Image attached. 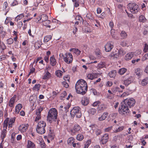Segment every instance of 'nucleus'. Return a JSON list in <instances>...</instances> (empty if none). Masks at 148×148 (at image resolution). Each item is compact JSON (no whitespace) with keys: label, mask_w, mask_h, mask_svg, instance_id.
Returning <instances> with one entry per match:
<instances>
[{"label":"nucleus","mask_w":148,"mask_h":148,"mask_svg":"<svg viewBox=\"0 0 148 148\" xmlns=\"http://www.w3.org/2000/svg\"><path fill=\"white\" fill-rule=\"evenodd\" d=\"M124 104H121L119 108V112L120 114L128 115L130 112L129 108L133 107L135 104L136 101L133 98L126 99L123 101Z\"/></svg>","instance_id":"f257e3e1"},{"label":"nucleus","mask_w":148,"mask_h":148,"mask_svg":"<svg viewBox=\"0 0 148 148\" xmlns=\"http://www.w3.org/2000/svg\"><path fill=\"white\" fill-rule=\"evenodd\" d=\"M58 112L55 108L50 109L48 113L47 120L50 123L56 122L57 119Z\"/></svg>","instance_id":"f03ea898"},{"label":"nucleus","mask_w":148,"mask_h":148,"mask_svg":"<svg viewBox=\"0 0 148 148\" xmlns=\"http://www.w3.org/2000/svg\"><path fill=\"white\" fill-rule=\"evenodd\" d=\"M71 114L72 117L75 116L80 118L82 116L80 108L79 107H74L71 111Z\"/></svg>","instance_id":"7ed1b4c3"},{"label":"nucleus","mask_w":148,"mask_h":148,"mask_svg":"<svg viewBox=\"0 0 148 148\" xmlns=\"http://www.w3.org/2000/svg\"><path fill=\"white\" fill-rule=\"evenodd\" d=\"M125 53V51L122 49H120L118 50L117 53L113 52L110 54L109 56L114 59L116 58L119 56L124 55Z\"/></svg>","instance_id":"20e7f679"},{"label":"nucleus","mask_w":148,"mask_h":148,"mask_svg":"<svg viewBox=\"0 0 148 148\" xmlns=\"http://www.w3.org/2000/svg\"><path fill=\"white\" fill-rule=\"evenodd\" d=\"M128 5L130 8V12L133 14L137 13L139 10L138 5L135 3H129Z\"/></svg>","instance_id":"39448f33"},{"label":"nucleus","mask_w":148,"mask_h":148,"mask_svg":"<svg viewBox=\"0 0 148 148\" xmlns=\"http://www.w3.org/2000/svg\"><path fill=\"white\" fill-rule=\"evenodd\" d=\"M64 62L68 64H69L72 62L73 60L72 54L70 53H66L64 55H62Z\"/></svg>","instance_id":"423d86ee"},{"label":"nucleus","mask_w":148,"mask_h":148,"mask_svg":"<svg viewBox=\"0 0 148 148\" xmlns=\"http://www.w3.org/2000/svg\"><path fill=\"white\" fill-rule=\"evenodd\" d=\"M75 88L77 93L79 94L82 95L85 94L87 90L85 89L83 87H82L81 86L79 85H75Z\"/></svg>","instance_id":"0eeeda50"},{"label":"nucleus","mask_w":148,"mask_h":148,"mask_svg":"<svg viewBox=\"0 0 148 148\" xmlns=\"http://www.w3.org/2000/svg\"><path fill=\"white\" fill-rule=\"evenodd\" d=\"M90 127H91L93 132H95L96 136H98L102 134V131L100 129H98L97 125H90Z\"/></svg>","instance_id":"6e6552de"},{"label":"nucleus","mask_w":148,"mask_h":148,"mask_svg":"<svg viewBox=\"0 0 148 148\" xmlns=\"http://www.w3.org/2000/svg\"><path fill=\"white\" fill-rule=\"evenodd\" d=\"M78 84V85H79L81 86L82 87H83V88H84L85 89L87 90L88 86L87 83L84 80L81 79L78 81L76 82L75 85H77Z\"/></svg>","instance_id":"1a4fd4ad"},{"label":"nucleus","mask_w":148,"mask_h":148,"mask_svg":"<svg viewBox=\"0 0 148 148\" xmlns=\"http://www.w3.org/2000/svg\"><path fill=\"white\" fill-rule=\"evenodd\" d=\"M43 110V108L41 107H40V108L36 110V116L35 119V121H37L41 119V117L40 113Z\"/></svg>","instance_id":"9d476101"},{"label":"nucleus","mask_w":148,"mask_h":148,"mask_svg":"<svg viewBox=\"0 0 148 148\" xmlns=\"http://www.w3.org/2000/svg\"><path fill=\"white\" fill-rule=\"evenodd\" d=\"M29 127V125L27 124H22L20 125L18 128V130L21 132H25Z\"/></svg>","instance_id":"9b49d317"},{"label":"nucleus","mask_w":148,"mask_h":148,"mask_svg":"<svg viewBox=\"0 0 148 148\" xmlns=\"http://www.w3.org/2000/svg\"><path fill=\"white\" fill-rule=\"evenodd\" d=\"M113 47L112 42H108L105 45V50L107 52L110 51Z\"/></svg>","instance_id":"f8f14e48"},{"label":"nucleus","mask_w":148,"mask_h":148,"mask_svg":"<svg viewBox=\"0 0 148 148\" xmlns=\"http://www.w3.org/2000/svg\"><path fill=\"white\" fill-rule=\"evenodd\" d=\"M108 135L107 134H105L101 138L100 143L103 145L105 144L108 142Z\"/></svg>","instance_id":"ddd939ff"},{"label":"nucleus","mask_w":148,"mask_h":148,"mask_svg":"<svg viewBox=\"0 0 148 148\" xmlns=\"http://www.w3.org/2000/svg\"><path fill=\"white\" fill-rule=\"evenodd\" d=\"M16 97V95H14V96L10 99L9 103L8 106L11 107V110L14 107Z\"/></svg>","instance_id":"4468645a"},{"label":"nucleus","mask_w":148,"mask_h":148,"mask_svg":"<svg viewBox=\"0 0 148 148\" xmlns=\"http://www.w3.org/2000/svg\"><path fill=\"white\" fill-rule=\"evenodd\" d=\"M7 131L5 129H3L1 133L0 138L2 140V142L4 141V139L5 137Z\"/></svg>","instance_id":"2eb2a0df"},{"label":"nucleus","mask_w":148,"mask_h":148,"mask_svg":"<svg viewBox=\"0 0 148 148\" xmlns=\"http://www.w3.org/2000/svg\"><path fill=\"white\" fill-rule=\"evenodd\" d=\"M37 99V96L35 95H33L30 97L29 98V101L31 103H33L34 105V104L36 102Z\"/></svg>","instance_id":"dca6fc26"},{"label":"nucleus","mask_w":148,"mask_h":148,"mask_svg":"<svg viewBox=\"0 0 148 148\" xmlns=\"http://www.w3.org/2000/svg\"><path fill=\"white\" fill-rule=\"evenodd\" d=\"M108 115V113L107 112H104L102 115L98 118V120L99 121H102L104 120L107 117Z\"/></svg>","instance_id":"f3484780"},{"label":"nucleus","mask_w":148,"mask_h":148,"mask_svg":"<svg viewBox=\"0 0 148 148\" xmlns=\"http://www.w3.org/2000/svg\"><path fill=\"white\" fill-rule=\"evenodd\" d=\"M134 53L133 52L129 53L127 54L125 58V59L126 60H130L133 56Z\"/></svg>","instance_id":"a211bd4d"},{"label":"nucleus","mask_w":148,"mask_h":148,"mask_svg":"<svg viewBox=\"0 0 148 148\" xmlns=\"http://www.w3.org/2000/svg\"><path fill=\"white\" fill-rule=\"evenodd\" d=\"M89 99L88 97H84L83 98L81 101L82 104L84 106H86L88 103Z\"/></svg>","instance_id":"6ab92c4d"},{"label":"nucleus","mask_w":148,"mask_h":148,"mask_svg":"<svg viewBox=\"0 0 148 148\" xmlns=\"http://www.w3.org/2000/svg\"><path fill=\"white\" fill-rule=\"evenodd\" d=\"M46 125V123L45 122L41 121L38 123L36 128H45Z\"/></svg>","instance_id":"aec40b11"},{"label":"nucleus","mask_w":148,"mask_h":148,"mask_svg":"<svg viewBox=\"0 0 148 148\" xmlns=\"http://www.w3.org/2000/svg\"><path fill=\"white\" fill-rule=\"evenodd\" d=\"M36 130L37 132L40 134H42L45 132V128H36Z\"/></svg>","instance_id":"412c9836"},{"label":"nucleus","mask_w":148,"mask_h":148,"mask_svg":"<svg viewBox=\"0 0 148 148\" xmlns=\"http://www.w3.org/2000/svg\"><path fill=\"white\" fill-rule=\"evenodd\" d=\"M27 148H35V145L33 142L28 140L27 141Z\"/></svg>","instance_id":"4be33fe9"},{"label":"nucleus","mask_w":148,"mask_h":148,"mask_svg":"<svg viewBox=\"0 0 148 148\" xmlns=\"http://www.w3.org/2000/svg\"><path fill=\"white\" fill-rule=\"evenodd\" d=\"M81 129L80 126L78 124L75 125L73 128V130H72V132L74 131L75 132H77L79 131Z\"/></svg>","instance_id":"5701e85b"},{"label":"nucleus","mask_w":148,"mask_h":148,"mask_svg":"<svg viewBox=\"0 0 148 148\" xmlns=\"http://www.w3.org/2000/svg\"><path fill=\"white\" fill-rule=\"evenodd\" d=\"M50 63L52 66H54L56 64V60L53 56L50 58Z\"/></svg>","instance_id":"b1692460"},{"label":"nucleus","mask_w":148,"mask_h":148,"mask_svg":"<svg viewBox=\"0 0 148 148\" xmlns=\"http://www.w3.org/2000/svg\"><path fill=\"white\" fill-rule=\"evenodd\" d=\"M116 70H113L109 73V75L111 78H114L116 75Z\"/></svg>","instance_id":"393cba45"},{"label":"nucleus","mask_w":148,"mask_h":148,"mask_svg":"<svg viewBox=\"0 0 148 148\" xmlns=\"http://www.w3.org/2000/svg\"><path fill=\"white\" fill-rule=\"evenodd\" d=\"M15 121V118H11L8 122L9 127H12Z\"/></svg>","instance_id":"a878e982"},{"label":"nucleus","mask_w":148,"mask_h":148,"mask_svg":"<svg viewBox=\"0 0 148 148\" xmlns=\"http://www.w3.org/2000/svg\"><path fill=\"white\" fill-rule=\"evenodd\" d=\"M22 107V105L20 103L18 104L16 106L15 112L18 113Z\"/></svg>","instance_id":"bb28decb"},{"label":"nucleus","mask_w":148,"mask_h":148,"mask_svg":"<svg viewBox=\"0 0 148 148\" xmlns=\"http://www.w3.org/2000/svg\"><path fill=\"white\" fill-rule=\"evenodd\" d=\"M86 17L90 21L93 20L94 17L92 14L90 13H87L86 15Z\"/></svg>","instance_id":"cd10ccee"},{"label":"nucleus","mask_w":148,"mask_h":148,"mask_svg":"<svg viewBox=\"0 0 148 148\" xmlns=\"http://www.w3.org/2000/svg\"><path fill=\"white\" fill-rule=\"evenodd\" d=\"M8 121V118H6V119L4 121L3 125V127L4 128V129H5L6 130L7 129Z\"/></svg>","instance_id":"c85d7f7f"},{"label":"nucleus","mask_w":148,"mask_h":148,"mask_svg":"<svg viewBox=\"0 0 148 148\" xmlns=\"http://www.w3.org/2000/svg\"><path fill=\"white\" fill-rule=\"evenodd\" d=\"M146 20L145 16L142 15H141L138 18V20L140 22H144Z\"/></svg>","instance_id":"c756f323"},{"label":"nucleus","mask_w":148,"mask_h":148,"mask_svg":"<svg viewBox=\"0 0 148 148\" xmlns=\"http://www.w3.org/2000/svg\"><path fill=\"white\" fill-rule=\"evenodd\" d=\"M148 83V78L146 77L143 79L141 82V84L143 86H145Z\"/></svg>","instance_id":"7c9ffc66"},{"label":"nucleus","mask_w":148,"mask_h":148,"mask_svg":"<svg viewBox=\"0 0 148 148\" xmlns=\"http://www.w3.org/2000/svg\"><path fill=\"white\" fill-rule=\"evenodd\" d=\"M51 74L48 71H47L43 77V79H46L49 78L51 76Z\"/></svg>","instance_id":"2f4dec72"},{"label":"nucleus","mask_w":148,"mask_h":148,"mask_svg":"<svg viewBox=\"0 0 148 148\" xmlns=\"http://www.w3.org/2000/svg\"><path fill=\"white\" fill-rule=\"evenodd\" d=\"M40 19H42V22L45 21L48 19V17L46 14H43L41 15Z\"/></svg>","instance_id":"473e14b6"},{"label":"nucleus","mask_w":148,"mask_h":148,"mask_svg":"<svg viewBox=\"0 0 148 148\" xmlns=\"http://www.w3.org/2000/svg\"><path fill=\"white\" fill-rule=\"evenodd\" d=\"M127 71V69L125 68H122L120 69L118 73L120 75L123 74Z\"/></svg>","instance_id":"72a5a7b5"},{"label":"nucleus","mask_w":148,"mask_h":148,"mask_svg":"<svg viewBox=\"0 0 148 148\" xmlns=\"http://www.w3.org/2000/svg\"><path fill=\"white\" fill-rule=\"evenodd\" d=\"M121 36L124 39L127 38V35L125 31H122L121 33Z\"/></svg>","instance_id":"f704fd0d"},{"label":"nucleus","mask_w":148,"mask_h":148,"mask_svg":"<svg viewBox=\"0 0 148 148\" xmlns=\"http://www.w3.org/2000/svg\"><path fill=\"white\" fill-rule=\"evenodd\" d=\"M52 38V36L51 35L45 36L44 38V41L45 42H47L51 40Z\"/></svg>","instance_id":"c9c22d12"},{"label":"nucleus","mask_w":148,"mask_h":148,"mask_svg":"<svg viewBox=\"0 0 148 148\" xmlns=\"http://www.w3.org/2000/svg\"><path fill=\"white\" fill-rule=\"evenodd\" d=\"M76 20L77 21L80 22H82V23L83 22V19L79 15L77 16L75 18Z\"/></svg>","instance_id":"e433bc0d"},{"label":"nucleus","mask_w":148,"mask_h":148,"mask_svg":"<svg viewBox=\"0 0 148 148\" xmlns=\"http://www.w3.org/2000/svg\"><path fill=\"white\" fill-rule=\"evenodd\" d=\"M106 66L105 63L104 62H100L98 65V68L101 69L105 67Z\"/></svg>","instance_id":"4c0bfd02"},{"label":"nucleus","mask_w":148,"mask_h":148,"mask_svg":"<svg viewBox=\"0 0 148 148\" xmlns=\"http://www.w3.org/2000/svg\"><path fill=\"white\" fill-rule=\"evenodd\" d=\"M131 83V80L130 78H128L125 80L124 82V84L126 86H128Z\"/></svg>","instance_id":"58836bf2"},{"label":"nucleus","mask_w":148,"mask_h":148,"mask_svg":"<svg viewBox=\"0 0 148 148\" xmlns=\"http://www.w3.org/2000/svg\"><path fill=\"white\" fill-rule=\"evenodd\" d=\"M112 91L113 92H116L117 91H118L119 92H122V91L120 90L119 88L117 87H114L112 89Z\"/></svg>","instance_id":"ea45409f"},{"label":"nucleus","mask_w":148,"mask_h":148,"mask_svg":"<svg viewBox=\"0 0 148 148\" xmlns=\"http://www.w3.org/2000/svg\"><path fill=\"white\" fill-rule=\"evenodd\" d=\"M39 144L41 148H45L46 145L42 140H41L40 141Z\"/></svg>","instance_id":"a19ab883"},{"label":"nucleus","mask_w":148,"mask_h":148,"mask_svg":"<svg viewBox=\"0 0 148 148\" xmlns=\"http://www.w3.org/2000/svg\"><path fill=\"white\" fill-rule=\"evenodd\" d=\"M76 138L78 140L81 141L83 139L84 136L83 135L81 134H78L77 135Z\"/></svg>","instance_id":"79ce46f5"},{"label":"nucleus","mask_w":148,"mask_h":148,"mask_svg":"<svg viewBox=\"0 0 148 148\" xmlns=\"http://www.w3.org/2000/svg\"><path fill=\"white\" fill-rule=\"evenodd\" d=\"M96 109L94 108H90L88 111L89 113L92 114H94L96 113Z\"/></svg>","instance_id":"37998d69"},{"label":"nucleus","mask_w":148,"mask_h":148,"mask_svg":"<svg viewBox=\"0 0 148 148\" xmlns=\"http://www.w3.org/2000/svg\"><path fill=\"white\" fill-rule=\"evenodd\" d=\"M91 141L90 140H88L84 145V148H88L89 146L90 145Z\"/></svg>","instance_id":"c03bdc74"},{"label":"nucleus","mask_w":148,"mask_h":148,"mask_svg":"<svg viewBox=\"0 0 148 148\" xmlns=\"http://www.w3.org/2000/svg\"><path fill=\"white\" fill-rule=\"evenodd\" d=\"M62 71L60 70H58L56 72V76L59 77H61L62 75Z\"/></svg>","instance_id":"a18cd8bd"},{"label":"nucleus","mask_w":148,"mask_h":148,"mask_svg":"<svg viewBox=\"0 0 148 148\" xmlns=\"http://www.w3.org/2000/svg\"><path fill=\"white\" fill-rule=\"evenodd\" d=\"M95 76L94 74H89L87 76V77L88 79L92 80L94 78Z\"/></svg>","instance_id":"49530a36"},{"label":"nucleus","mask_w":148,"mask_h":148,"mask_svg":"<svg viewBox=\"0 0 148 148\" xmlns=\"http://www.w3.org/2000/svg\"><path fill=\"white\" fill-rule=\"evenodd\" d=\"M32 68H31V67H30V72L28 75V76H29L31 73H33L35 72V69L34 68H33V66L32 65Z\"/></svg>","instance_id":"de8ad7c7"},{"label":"nucleus","mask_w":148,"mask_h":148,"mask_svg":"<svg viewBox=\"0 0 148 148\" xmlns=\"http://www.w3.org/2000/svg\"><path fill=\"white\" fill-rule=\"evenodd\" d=\"M123 127L122 126L119 127L117 129H116L115 131H114V132L115 133H117L120 132L122 131L123 130Z\"/></svg>","instance_id":"09e8293b"},{"label":"nucleus","mask_w":148,"mask_h":148,"mask_svg":"<svg viewBox=\"0 0 148 148\" xmlns=\"http://www.w3.org/2000/svg\"><path fill=\"white\" fill-rule=\"evenodd\" d=\"M24 16V15L23 14H21L19 15H18L16 18V19L18 21V20H20L21 18H22Z\"/></svg>","instance_id":"8fccbe9b"},{"label":"nucleus","mask_w":148,"mask_h":148,"mask_svg":"<svg viewBox=\"0 0 148 148\" xmlns=\"http://www.w3.org/2000/svg\"><path fill=\"white\" fill-rule=\"evenodd\" d=\"M40 85L39 84H36L35 86L33 88V89L34 90H36L37 89L38 90H39L40 87Z\"/></svg>","instance_id":"3c124183"},{"label":"nucleus","mask_w":148,"mask_h":148,"mask_svg":"<svg viewBox=\"0 0 148 148\" xmlns=\"http://www.w3.org/2000/svg\"><path fill=\"white\" fill-rule=\"evenodd\" d=\"M0 48L3 50L6 49V47L3 42H1L0 43Z\"/></svg>","instance_id":"603ef678"},{"label":"nucleus","mask_w":148,"mask_h":148,"mask_svg":"<svg viewBox=\"0 0 148 148\" xmlns=\"http://www.w3.org/2000/svg\"><path fill=\"white\" fill-rule=\"evenodd\" d=\"M129 93L128 92H124L122 95H119V96L121 97H123L126 96L128 95Z\"/></svg>","instance_id":"864d4df0"},{"label":"nucleus","mask_w":148,"mask_h":148,"mask_svg":"<svg viewBox=\"0 0 148 148\" xmlns=\"http://www.w3.org/2000/svg\"><path fill=\"white\" fill-rule=\"evenodd\" d=\"M148 50V45L147 44H145V46L144 47L143 51L144 52H147Z\"/></svg>","instance_id":"5fc2aeb1"},{"label":"nucleus","mask_w":148,"mask_h":148,"mask_svg":"<svg viewBox=\"0 0 148 148\" xmlns=\"http://www.w3.org/2000/svg\"><path fill=\"white\" fill-rule=\"evenodd\" d=\"M16 134V133L15 132L11 134V141H12V143L14 141L15 137Z\"/></svg>","instance_id":"6e6d98bb"},{"label":"nucleus","mask_w":148,"mask_h":148,"mask_svg":"<svg viewBox=\"0 0 148 148\" xmlns=\"http://www.w3.org/2000/svg\"><path fill=\"white\" fill-rule=\"evenodd\" d=\"M48 137L49 139L51 140H52L54 138V136L53 134L51 133H50V134H49L48 135Z\"/></svg>","instance_id":"4d7b16f0"},{"label":"nucleus","mask_w":148,"mask_h":148,"mask_svg":"<svg viewBox=\"0 0 148 148\" xmlns=\"http://www.w3.org/2000/svg\"><path fill=\"white\" fill-rule=\"evenodd\" d=\"M7 43L9 45L12 44L13 42V40L12 38H10L7 40Z\"/></svg>","instance_id":"13d9d810"},{"label":"nucleus","mask_w":148,"mask_h":148,"mask_svg":"<svg viewBox=\"0 0 148 148\" xmlns=\"http://www.w3.org/2000/svg\"><path fill=\"white\" fill-rule=\"evenodd\" d=\"M113 84L112 82L111 81L107 82L106 84V86L108 87H110Z\"/></svg>","instance_id":"bf43d9fd"},{"label":"nucleus","mask_w":148,"mask_h":148,"mask_svg":"<svg viewBox=\"0 0 148 148\" xmlns=\"http://www.w3.org/2000/svg\"><path fill=\"white\" fill-rule=\"evenodd\" d=\"M147 59H148V53L144 55L142 58V60L143 61H145Z\"/></svg>","instance_id":"052dcab7"},{"label":"nucleus","mask_w":148,"mask_h":148,"mask_svg":"<svg viewBox=\"0 0 148 148\" xmlns=\"http://www.w3.org/2000/svg\"><path fill=\"white\" fill-rule=\"evenodd\" d=\"M62 84L63 86L66 88H68L69 87L68 84L65 81L62 82Z\"/></svg>","instance_id":"680f3d73"},{"label":"nucleus","mask_w":148,"mask_h":148,"mask_svg":"<svg viewBox=\"0 0 148 148\" xmlns=\"http://www.w3.org/2000/svg\"><path fill=\"white\" fill-rule=\"evenodd\" d=\"M73 52L79 55L81 53V51L78 49H73Z\"/></svg>","instance_id":"e2e57ef3"},{"label":"nucleus","mask_w":148,"mask_h":148,"mask_svg":"<svg viewBox=\"0 0 148 148\" xmlns=\"http://www.w3.org/2000/svg\"><path fill=\"white\" fill-rule=\"evenodd\" d=\"M106 16V14L105 12H103L101 14L98 16V17L99 18L103 19Z\"/></svg>","instance_id":"0e129e2a"},{"label":"nucleus","mask_w":148,"mask_h":148,"mask_svg":"<svg viewBox=\"0 0 148 148\" xmlns=\"http://www.w3.org/2000/svg\"><path fill=\"white\" fill-rule=\"evenodd\" d=\"M18 4V2L16 0L14 1L11 4V6H15Z\"/></svg>","instance_id":"69168bd1"},{"label":"nucleus","mask_w":148,"mask_h":148,"mask_svg":"<svg viewBox=\"0 0 148 148\" xmlns=\"http://www.w3.org/2000/svg\"><path fill=\"white\" fill-rule=\"evenodd\" d=\"M135 72L136 74L138 76L140 75V70L138 69H137L136 70Z\"/></svg>","instance_id":"338daca9"},{"label":"nucleus","mask_w":148,"mask_h":148,"mask_svg":"<svg viewBox=\"0 0 148 148\" xmlns=\"http://www.w3.org/2000/svg\"><path fill=\"white\" fill-rule=\"evenodd\" d=\"M100 103V102L99 101H97L93 103V106H96Z\"/></svg>","instance_id":"774afa93"}]
</instances>
